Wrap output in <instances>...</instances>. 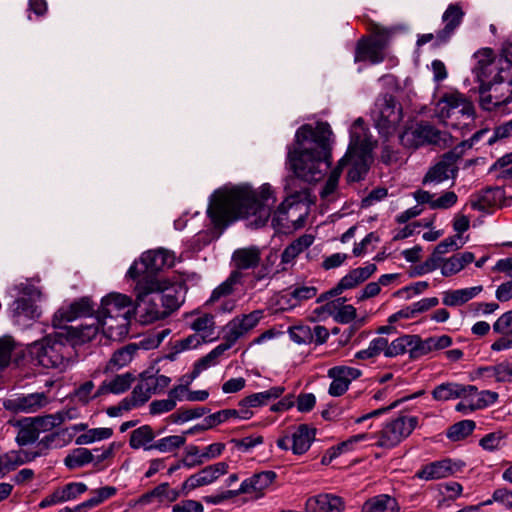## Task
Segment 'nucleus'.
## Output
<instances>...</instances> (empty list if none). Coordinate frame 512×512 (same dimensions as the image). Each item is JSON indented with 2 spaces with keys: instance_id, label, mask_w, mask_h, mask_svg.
<instances>
[{
  "instance_id": "1",
  "label": "nucleus",
  "mask_w": 512,
  "mask_h": 512,
  "mask_svg": "<svg viewBox=\"0 0 512 512\" xmlns=\"http://www.w3.org/2000/svg\"><path fill=\"white\" fill-rule=\"evenodd\" d=\"M274 203L270 185H262L259 191L248 185H240L216 191L207 212L216 225L252 217L250 224L258 228L264 226L270 218Z\"/></svg>"
},
{
  "instance_id": "2",
  "label": "nucleus",
  "mask_w": 512,
  "mask_h": 512,
  "mask_svg": "<svg viewBox=\"0 0 512 512\" xmlns=\"http://www.w3.org/2000/svg\"><path fill=\"white\" fill-rule=\"evenodd\" d=\"M332 130L328 123L315 127L304 124L295 134L293 147L288 148L287 161L296 177L318 182L331 166Z\"/></svg>"
},
{
  "instance_id": "3",
  "label": "nucleus",
  "mask_w": 512,
  "mask_h": 512,
  "mask_svg": "<svg viewBox=\"0 0 512 512\" xmlns=\"http://www.w3.org/2000/svg\"><path fill=\"white\" fill-rule=\"evenodd\" d=\"M31 359L44 368L65 371L73 362L75 349L63 329L27 346Z\"/></svg>"
},
{
  "instance_id": "4",
  "label": "nucleus",
  "mask_w": 512,
  "mask_h": 512,
  "mask_svg": "<svg viewBox=\"0 0 512 512\" xmlns=\"http://www.w3.org/2000/svg\"><path fill=\"white\" fill-rule=\"evenodd\" d=\"M174 264V253L160 248L143 253L139 261H135L131 265L127 275L136 281L134 291L140 297L147 291L161 290L157 272L164 268L173 267Z\"/></svg>"
},
{
  "instance_id": "5",
  "label": "nucleus",
  "mask_w": 512,
  "mask_h": 512,
  "mask_svg": "<svg viewBox=\"0 0 512 512\" xmlns=\"http://www.w3.org/2000/svg\"><path fill=\"white\" fill-rule=\"evenodd\" d=\"M374 142L364 127V122L358 118L350 129V143L346 154L345 166L350 164L347 179L350 182H357L363 178L368 171L369 163L372 159Z\"/></svg>"
},
{
  "instance_id": "6",
  "label": "nucleus",
  "mask_w": 512,
  "mask_h": 512,
  "mask_svg": "<svg viewBox=\"0 0 512 512\" xmlns=\"http://www.w3.org/2000/svg\"><path fill=\"white\" fill-rule=\"evenodd\" d=\"M493 77L487 85H480V105L491 111L512 100V69L508 73Z\"/></svg>"
},
{
  "instance_id": "7",
  "label": "nucleus",
  "mask_w": 512,
  "mask_h": 512,
  "mask_svg": "<svg viewBox=\"0 0 512 512\" xmlns=\"http://www.w3.org/2000/svg\"><path fill=\"white\" fill-rule=\"evenodd\" d=\"M476 64L473 68L476 80L480 85H487L488 81L512 69V62L505 57L496 59L490 48H484L474 54Z\"/></svg>"
},
{
  "instance_id": "8",
  "label": "nucleus",
  "mask_w": 512,
  "mask_h": 512,
  "mask_svg": "<svg viewBox=\"0 0 512 512\" xmlns=\"http://www.w3.org/2000/svg\"><path fill=\"white\" fill-rule=\"evenodd\" d=\"M417 423L414 416H399L386 422L377 434L376 445L386 449L397 446L412 433Z\"/></svg>"
},
{
  "instance_id": "9",
  "label": "nucleus",
  "mask_w": 512,
  "mask_h": 512,
  "mask_svg": "<svg viewBox=\"0 0 512 512\" xmlns=\"http://www.w3.org/2000/svg\"><path fill=\"white\" fill-rule=\"evenodd\" d=\"M402 107L391 95H385L378 100L374 121L379 133L388 137L396 132L402 121Z\"/></svg>"
},
{
  "instance_id": "10",
  "label": "nucleus",
  "mask_w": 512,
  "mask_h": 512,
  "mask_svg": "<svg viewBox=\"0 0 512 512\" xmlns=\"http://www.w3.org/2000/svg\"><path fill=\"white\" fill-rule=\"evenodd\" d=\"M263 310L234 317L223 327V342L231 348L235 343L254 329L263 318Z\"/></svg>"
},
{
  "instance_id": "11",
  "label": "nucleus",
  "mask_w": 512,
  "mask_h": 512,
  "mask_svg": "<svg viewBox=\"0 0 512 512\" xmlns=\"http://www.w3.org/2000/svg\"><path fill=\"white\" fill-rule=\"evenodd\" d=\"M459 158L460 156L454 151L445 153L438 162L428 169L422 184L437 186L448 179H455L458 173Z\"/></svg>"
},
{
  "instance_id": "12",
  "label": "nucleus",
  "mask_w": 512,
  "mask_h": 512,
  "mask_svg": "<svg viewBox=\"0 0 512 512\" xmlns=\"http://www.w3.org/2000/svg\"><path fill=\"white\" fill-rule=\"evenodd\" d=\"M410 136L413 137L415 146L433 144L446 147L451 142V136L446 131H440L428 123H420L411 132L406 131L401 140L406 142Z\"/></svg>"
},
{
  "instance_id": "13",
  "label": "nucleus",
  "mask_w": 512,
  "mask_h": 512,
  "mask_svg": "<svg viewBox=\"0 0 512 512\" xmlns=\"http://www.w3.org/2000/svg\"><path fill=\"white\" fill-rule=\"evenodd\" d=\"M441 117L458 118L459 115L472 121L474 117V106L462 94L458 92L448 93L439 101Z\"/></svg>"
},
{
  "instance_id": "14",
  "label": "nucleus",
  "mask_w": 512,
  "mask_h": 512,
  "mask_svg": "<svg viewBox=\"0 0 512 512\" xmlns=\"http://www.w3.org/2000/svg\"><path fill=\"white\" fill-rule=\"evenodd\" d=\"M316 430L306 424L299 425L291 436H284L277 440V446L282 450L291 449L296 455H302L308 451L315 439Z\"/></svg>"
},
{
  "instance_id": "15",
  "label": "nucleus",
  "mask_w": 512,
  "mask_h": 512,
  "mask_svg": "<svg viewBox=\"0 0 512 512\" xmlns=\"http://www.w3.org/2000/svg\"><path fill=\"white\" fill-rule=\"evenodd\" d=\"M134 308L132 300L121 293H110L102 298L99 317H133Z\"/></svg>"
},
{
  "instance_id": "16",
  "label": "nucleus",
  "mask_w": 512,
  "mask_h": 512,
  "mask_svg": "<svg viewBox=\"0 0 512 512\" xmlns=\"http://www.w3.org/2000/svg\"><path fill=\"white\" fill-rule=\"evenodd\" d=\"M362 372L350 366H334L327 372V376L332 379L328 393L333 397L342 396L349 388L353 380L358 379Z\"/></svg>"
},
{
  "instance_id": "17",
  "label": "nucleus",
  "mask_w": 512,
  "mask_h": 512,
  "mask_svg": "<svg viewBox=\"0 0 512 512\" xmlns=\"http://www.w3.org/2000/svg\"><path fill=\"white\" fill-rule=\"evenodd\" d=\"M156 291L157 290L147 291L140 297L138 293L135 292L139 317L143 324H150L166 318L165 308H163L162 303L158 300Z\"/></svg>"
},
{
  "instance_id": "18",
  "label": "nucleus",
  "mask_w": 512,
  "mask_h": 512,
  "mask_svg": "<svg viewBox=\"0 0 512 512\" xmlns=\"http://www.w3.org/2000/svg\"><path fill=\"white\" fill-rule=\"evenodd\" d=\"M94 312L93 305L89 298H81L73 303L62 306L53 317V325L56 328L66 327V323L80 317H87Z\"/></svg>"
},
{
  "instance_id": "19",
  "label": "nucleus",
  "mask_w": 512,
  "mask_h": 512,
  "mask_svg": "<svg viewBox=\"0 0 512 512\" xmlns=\"http://www.w3.org/2000/svg\"><path fill=\"white\" fill-rule=\"evenodd\" d=\"M463 466L464 464L461 462L443 459L422 466V468L416 472L415 476L425 481L439 480L460 472Z\"/></svg>"
},
{
  "instance_id": "20",
  "label": "nucleus",
  "mask_w": 512,
  "mask_h": 512,
  "mask_svg": "<svg viewBox=\"0 0 512 512\" xmlns=\"http://www.w3.org/2000/svg\"><path fill=\"white\" fill-rule=\"evenodd\" d=\"M227 472L228 464L226 462L209 465L188 477L182 485V490L187 493L198 487L209 485Z\"/></svg>"
},
{
  "instance_id": "21",
  "label": "nucleus",
  "mask_w": 512,
  "mask_h": 512,
  "mask_svg": "<svg viewBox=\"0 0 512 512\" xmlns=\"http://www.w3.org/2000/svg\"><path fill=\"white\" fill-rule=\"evenodd\" d=\"M299 208V204H295L289 199H286L274 212L271 219L272 226L277 230L301 227L304 223V219L301 215H298L296 219L294 218Z\"/></svg>"
},
{
  "instance_id": "22",
  "label": "nucleus",
  "mask_w": 512,
  "mask_h": 512,
  "mask_svg": "<svg viewBox=\"0 0 512 512\" xmlns=\"http://www.w3.org/2000/svg\"><path fill=\"white\" fill-rule=\"evenodd\" d=\"M464 11L459 4H450L442 15L444 28L436 32L437 46L446 44L462 23Z\"/></svg>"
},
{
  "instance_id": "23",
  "label": "nucleus",
  "mask_w": 512,
  "mask_h": 512,
  "mask_svg": "<svg viewBox=\"0 0 512 512\" xmlns=\"http://www.w3.org/2000/svg\"><path fill=\"white\" fill-rule=\"evenodd\" d=\"M276 477V473L270 470L256 473L245 479L239 489L234 492V495L253 494L256 498H259L273 484Z\"/></svg>"
},
{
  "instance_id": "24",
  "label": "nucleus",
  "mask_w": 512,
  "mask_h": 512,
  "mask_svg": "<svg viewBox=\"0 0 512 512\" xmlns=\"http://www.w3.org/2000/svg\"><path fill=\"white\" fill-rule=\"evenodd\" d=\"M376 270L377 266L373 263H369L364 267L355 268L342 277L336 287L327 292L326 295L337 296L344 290L352 289L367 280Z\"/></svg>"
},
{
  "instance_id": "25",
  "label": "nucleus",
  "mask_w": 512,
  "mask_h": 512,
  "mask_svg": "<svg viewBox=\"0 0 512 512\" xmlns=\"http://www.w3.org/2000/svg\"><path fill=\"white\" fill-rule=\"evenodd\" d=\"M476 392V386L447 382L436 386L432 391V397L436 401H448L457 398L468 399Z\"/></svg>"
},
{
  "instance_id": "26",
  "label": "nucleus",
  "mask_w": 512,
  "mask_h": 512,
  "mask_svg": "<svg viewBox=\"0 0 512 512\" xmlns=\"http://www.w3.org/2000/svg\"><path fill=\"white\" fill-rule=\"evenodd\" d=\"M405 353H408L411 359L420 358L418 335H402L387 343L386 357L393 358Z\"/></svg>"
},
{
  "instance_id": "27",
  "label": "nucleus",
  "mask_w": 512,
  "mask_h": 512,
  "mask_svg": "<svg viewBox=\"0 0 512 512\" xmlns=\"http://www.w3.org/2000/svg\"><path fill=\"white\" fill-rule=\"evenodd\" d=\"M101 330L105 337L113 341H121L129 333L132 317H103Z\"/></svg>"
},
{
  "instance_id": "28",
  "label": "nucleus",
  "mask_w": 512,
  "mask_h": 512,
  "mask_svg": "<svg viewBox=\"0 0 512 512\" xmlns=\"http://www.w3.org/2000/svg\"><path fill=\"white\" fill-rule=\"evenodd\" d=\"M343 509L342 498L333 494H319L306 502L307 512H342Z\"/></svg>"
},
{
  "instance_id": "29",
  "label": "nucleus",
  "mask_w": 512,
  "mask_h": 512,
  "mask_svg": "<svg viewBox=\"0 0 512 512\" xmlns=\"http://www.w3.org/2000/svg\"><path fill=\"white\" fill-rule=\"evenodd\" d=\"M100 327L101 319L98 316L97 318H90L89 322L81 324L79 327L66 326L61 329H63L66 336H69V339L74 344L75 341L82 343L91 341L98 334Z\"/></svg>"
},
{
  "instance_id": "30",
  "label": "nucleus",
  "mask_w": 512,
  "mask_h": 512,
  "mask_svg": "<svg viewBox=\"0 0 512 512\" xmlns=\"http://www.w3.org/2000/svg\"><path fill=\"white\" fill-rule=\"evenodd\" d=\"M384 60L382 43L372 42L370 39H361L358 41L354 61H369L371 64H378Z\"/></svg>"
},
{
  "instance_id": "31",
  "label": "nucleus",
  "mask_w": 512,
  "mask_h": 512,
  "mask_svg": "<svg viewBox=\"0 0 512 512\" xmlns=\"http://www.w3.org/2000/svg\"><path fill=\"white\" fill-rule=\"evenodd\" d=\"M73 433L68 428L59 429L44 436L37 444L38 451L34 454L38 456L44 454L47 450L62 448L72 441ZM30 456L33 453H28Z\"/></svg>"
},
{
  "instance_id": "32",
  "label": "nucleus",
  "mask_w": 512,
  "mask_h": 512,
  "mask_svg": "<svg viewBox=\"0 0 512 512\" xmlns=\"http://www.w3.org/2000/svg\"><path fill=\"white\" fill-rule=\"evenodd\" d=\"M482 291V285L456 290H447L442 293V303L450 307L461 306L475 298Z\"/></svg>"
},
{
  "instance_id": "33",
  "label": "nucleus",
  "mask_w": 512,
  "mask_h": 512,
  "mask_svg": "<svg viewBox=\"0 0 512 512\" xmlns=\"http://www.w3.org/2000/svg\"><path fill=\"white\" fill-rule=\"evenodd\" d=\"M11 313L14 321L24 325L25 321L38 318L40 312L31 299L18 298L11 304Z\"/></svg>"
},
{
  "instance_id": "34",
  "label": "nucleus",
  "mask_w": 512,
  "mask_h": 512,
  "mask_svg": "<svg viewBox=\"0 0 512 512\" xmlns=\"http://www.w3.org/2000/svg\"><path fill=\"white\" fill-rule=\"evenodd\" d=\"M400 506L397 500L388 495L380 494L373 496L366 500L363 505L361 512H399Z\"/></svg>"
},
{
  "instance_id": "35",
  "label": "nucleus",
  "mask_w": 512,
  "mask_h": 512,
  "mask_svg": "<svg viewBox=\"0 0 512 512\" xmlns=\"http://www.w3.org/2000/svg\"><path fill=\"white\" fill-rule=\"evenodd\" d=\"M12 408L17 412L33 413L43 408L47 403V397L44 393H32L14 399Z\"/></svg>"
},
{
  "instance_id": "36",
  "label": "nucleus",
  "mask_w": 512,
  "mask_h": 512,
  "mask_svg": "<svg viewBox=\"0 0 512 512\" xmlns=\"http://www.w3.org/2000/svg\"><path fill=\"white\" fill-rule=\"evenodd\" d=\"M474 259L475 256L472 252L458 253L449 258H443L441 274L445 277L455 275L463 270L465 266L473 262Z\"/></svg>"
},
{
  "instance_id": "37",
  "label": "nucleus",
  "mask_w": 512,
  "mask_h": 512,
  "mask_svg": "<svg viewBox=\"0 0 512 512\" xmlns=\"http://www.w3.org/2000/svg\"><path fill=\"white\" fill-rule=\"evenodd\" d=\"M260 250L252 246L237 249L232 256V260L237 269L246 270L256 267L260 262Z\"/></svg>"
},
{
  "instance_id": "38",
  "label": "nucleus",
  "mask_w": 512,
  "mask_h": 512,
  "mask_svg": "<svg viewBox=\"0 0 512 512\" xmlns=\"http://www.w3.org/2000/svg\"><path fill=\"white\" fill-rule=\"evenodd\" d=\"M230 348L222 342L214 349H212L207 355L200 358L195 362L193 371L191 372V380L197 378L200 373L207 370L208 368L215 366L219 362V358Z\"/></svg>"
},
{
  "instance_id": "39",
  "label": "nucleus",
  "mask_w": 512,
  "mask_h": 512,
  "mask_svg": "<svg viewBox=\"0 0 512 512\" xmlns=\"http://www.w3.org/2000/svg\"><path fill=\"white\" fill-rule=\"evenodd\" d=\"M38 454L29 455L25 451H9L0 455V476H4L16 467L32 461Z\"/></svg>"
},
{
  "instance_id": "40",
  "label": "nucleus",
  "mask_w": 512,
  "mask_h": 512,
  "mask_svg": "<svg viewBox=\"0 0 512 512\" xmlns=\"http://www.w3.org/2000/svg\"><path fill=\"white\" fill-rule=\"evenodd\" d=\"M285 391L283 386H274L266 391L251 394L239 402V406L259 407L267 404L270 400L279 398Z\"/></svg>"
},
{
  "instance_id": "41",
  "label": "nucleus",
  "mask_w": 512,
  "mask_h": 512,
  "mask_svg": "<svg viewBox=\"0 0 512 512\" xmlns=\"http://www.w3.org/2000/svg\"><path fill=\"white\" fill-rule=\"evenodd\" d=\"M345 298H338L326 305L327 310L333 314L337 323L348 324L356 318V309L353 305H345Z\"/></svg>"
},
{
  "instance_id": "42",
  "label": "nucleus",
  "mask_w": 512,
  "mask_h": 512,
  "mask_svg": "<svg viewBox=\"0 0 512 512\" xmlns=\"http://www.w3.org/2000/svg\"><path fill=\"white\" fill-rule=\"evenodd\" d=\"M314 240L315 237L312 234L301 235L284 249L281 255V262L283 264L292 263L300 253L313 244Z\"/></svg>"
},
{
  "instance_id": "43",
  "label": "nucleus",
  "mask_w": 512,
  "mask_h": 512,
  "mask_svg": "<svg viewBox=\"0 0 512 512\" xmlns=\"http://www.w3.org/2000/svg\"><path fill=\"white\" fill-rule=\"evenodd\" d=\"M191 328L199 333L204 341L211 342L217 339L215 334V320L214 316L211 314H202L195 318L191 323Z\"/></svg>"
},
{
  "instance_id": "44",
  "label": "nucleus",
  "mask_w": 512,
  "mask_h": 512,
  "mask_svg": "<svg viewBox=\"0 0 512 512\" xmlns=\"http://www.w3.org/2000/svg\"><path fill=\"white\" fill-rule=\"evenodd\" d=\"M346 158H341L337 164V166L331 171L324 187L320 192V196L323 200L331 202L336 199L337 187L339 178L341 176L342 170L345 166Z\"/></svg>"
},
{
  "instance_id": "45",
  "label": "nucleus",
  "mask_w": 512,
  "mask_h": 512,
  "mask_svg": "<svg viewBox=\"0 0 512 512\" xmlns=\"http://www.w3.org/2000/svg\"><path fill=\"white\" fill-rule=\"evenodd\" d=\"M317 294L314 286L298 285L292 287L281 299H287L288 308H293L305 300L312 299Z\"/></svg>"
},
{
  "instance_id": "46",
  "label": "nucleus",
  "mask_w": 512,
  "mask_h": 512,
  "mask_svg": "<svg viewBox=\"0 0 512 512\" xmlns=\"http://www.w3.org/2000/svg\"><path fill=\"white\" fill-rule=\"evenodd\" d=\"M154 438L155 434L152 428L149 425H143L131 432L129 445L133 449L152 450L153 448L149 447Z\"/></svg>"
},
{
  "instance_id": "47",
  "label": "nucleus",
  "mask_w": 512,
  "mask_h": 512,
  "mask_svg": "<svg viewBox=\"0 0 512 512\" xmlns=\"http://www.w3.org/2000/svg\"><path fill=\"white\" fill-rule=\"evenodd\" d=\"M158 300L162 303L165 308L166 317H168L173 311L177 310L184 301L181 291L175 288H168L163 291H156Z\"/></svg>"
},
{
  "instance_id": "48",
  "label": "nucleus",
  "mask_w": 512,
  "mask_h": 512,
  "mask_svg": "<svg viewBox=\"0 0 512 512\" xmlns=\"http://www.w3.org/2000/svg\"><path fill=\"white\" fill-rule=\"evenodd\" d=\"M137 350V344H128L125 347L115 351L109 360L106 369L115 370L126 366L132 361L133 356Z\"/></svg>"
},
{
  "instance_id": "49",
  "label": "nucleus",
  "mask_w": 512,
  "mask_h": 512,
  "mask_svg": "<svg viewBox=\"0 0 512 512\" xmlns=\"http://www.w3.org/2000/svg\"><path fill=\"white\" fill-rule=\"evenodd\" d=\"M419 354L420 357L435 351L449 347L452 344V338L448 335L433 336L426 339H421L418 336Z\"/></svg>"
},
{
  "instance_id": "50",
  "label": "nucleus",
  "mask_w": 512,
  "mask_h": 512,
  "mask_svg": "<svg viewBox=\"0 0 512 512\" xmlns=\"http://www.w3.org/2000/svg\"><path fill=\"white\" fill-rule=\"evenodd\" d=\"M179 497V492L175 489H171L168 483H162L155 487L150 492L142 495L140 502L142 504H148L152 502L153 498H157L160 502L162 501H175Z\"/></svg>"
},
{
  "instance_id": "51",
  "label": "nucleus",
  "mask_w": 512,
  "mask_h": 512,
  "mask_svg": "<svg viewBox=\"0 0 512 512\" xmlns=\"http://www.w3.org/2000/svg\"><path fill=\"white\" fill-rule=\"evenodd\" d=\"M133 381L134 376L131 373L120 374L110 381H104L100 390L103 391V393L110 392L114 394H121L130 388Z\"/></svg>"
},
{
  "instance_id": "52",
  "label": "nucleus",
  "mask_w": 512,
  "mask_h": 512,
  "mask_svg": "<svg viewBox=\"0 0 512 512\" xmlns=\"http://www.w3.org/2000/svg\"><path fill=\"white\" fill-rule=\"evenodd\" d=\"M116 492L117 489L113 486H105L96 489L92 492L93 496L91 498L76 506V510L83 511L98 506L105 500L114 496Z\"/></svg>"
},
{
  "instance_id": "53",
  "label": "nucleus",
  "mask_w": 512,
  "mask_h": 512,
  "mask_svg": "<svg viewBox=\"0 0 512 512\" xmlns=\"http://www.w3.org/2000/svg\"><path fill=\"white\" fill-rule=\"evenodd\" d=\"M93 459V452L86 448H77L65 457L64 463L69 469H76L91 463Z\"/></svg>"
},
{
  "instance_id": "54",
  "label": "nucleus",
  "mask_w": 512,
  "mask_h": 512,
  "mask_svg": "<svg viewBox=\"0 0 512 512\" xmlns=\"http://www.w3.org/2000/svg\"><path fill=\"white\" fill-rule=\"evenodd\" d=\"M113 430L107 427L88 429L85 433L76 438L77 445H87L96 441L108 439L112 436Z\"/></svg>"
},
{
  "instance_id": "55",
  "label": "nucleus",
  "mask_w": 512,
  "mask_h": 512,
  "mask_svg": "<svg viewBox=\"0 0 512 512\" xmlns=\"http://www.w3.org/2000/svg\"><path fill=\"white\" fill-rule=\"evenodd\" d=\"M30 419L34 423V427L37 428L39 434L52 431L63 423L62 415L57 413L37 416Z\"/></svg>"
},
{
  "instance_id": "56",
  "label": "nucleus",
  "mask_w": 512,
  "mask_h": 512,
  "mask_svg": "<svg viewBox=\"0 0 512 512\" xmlns=\"http://www.w3.org/2000/svg\"><path fill=\"white\" fill-rule=\"evenodd\" d=\"M469 410L474 411L485 408L494 404L498 399V393L490 390H483L476 392L472 397H469Z\"/></svg>"
},
{
  "instance_id": "57",
  "label": "nucleus",
  "mask_w": 512,
  "mask_h": 512,
  "mask_svg": "<svg viewBox=\"0 0 512 512\" xmlns=\"http://www.w3.org/2000/svg\"><path fill=\"white\" fill-rule=\"evenodd\" d=\"M186 442V437L183 435H171L164 438H161L150 445L149 448H153L162 453L172 452L181 446H183Z\"/></svg>"
},
{
  "instance_id": "58",
  "label": "nucleus",
  "mask_w": 512,
  "mask_h": 512,
  "mask_svg": "<svg viewBox=\"0 0 512 512\" xmlns=\"http://www.w3.org/2000/svg\"><path fill=\"white\" fill-rule=\"evenodd\" d=\"M473 420H462L453 424L447 431V437L452 441H459L469 436L475 429Z\"/></svg>"
},
{
  "instance_id": "59",
  "label": "nucleus",
  "mask_w": 512,
  "mask_h": 512,
  "mask_svg": "<svg viewBox=\"0 0 512 512\" xmlns=\"http://www.w3.org/2000/svg\"><path fill=\"white\" fill-rule=\"evenodd\" d=\"M39 435L37 428L34 427V423L29 419L27 423L21 425L16 436V442L20 446H25L34 443L38 439Z\"/></svg>"
},
{
  "instance_id": "60",
  "label": "nucleus",
  "mask_w": 512,
  "mask_h": 512,
  "mask_svg": "<svg viewBox=\"0 0 512 512\" xmlns=\"http://www.w3.org/2000/svg\"><path fill=\"white\" fill-rule=\"evenodd\" d=\"M209 410L205 407H195L191 409H181L169 416V420L173 423H184L193 419H197L205 415Z\"/></svg>"
},
{
  "instance_id": "61",
  "label": "nucleus",
  "mask_w": 512,
  "mask_h": 512,
  "mask_svg": "<svg viewBox=\"0 0 512 512\" xmlns=\"http://www.w3.org/2000/svg\"><path fill=\"white\" fill-rule=\"evenodd\" d=\"M290 339L297 344H310L314 341L312 328L308 325H298L289 328Z\"/></svg>"
},
{
  "instance_id": "62",
  "label": "nucleus",
  "mask_w": 512,
  "mask_h": 512,
  "mask_svg": "<svg viewBox=\"0 0 512 512\" xmlns=\"http://www.w3.org/2000/svg\"><path fill=\"white\" fill-rule=\"evenodd\" d=\"M238 276L239 275L237 272L232 273L226 281L221 283L218 287H216L213 290L209 301L215 302V301L219 300L221 297L230 295L233 291V287H234L235 283L238 280Z\"/></svg>"
},
{
  "instance_id": "63",
  "label": "nucleus",
  "mask_w": 512,
  "mask_h": 512,
  "mask_svg": "<svg viewBox=\"0 0 512 512\" xmlns=\"http://www.w3.org/2000/svg\"><path fill=\"white\" fill-rule=\"evenodd\" d=\"M102 393L103 391H101L100 388L98 391L94 392V383L92 381H86L76 389L74 397L82 404H87L90 400Z\"/></svg>"
},
{
  "instance_id": "64",
  "label": "nucleus",
  "mask_w": 512,
  "mask_h": 512,
  "mask_svg": "<svg viewBox=\"0 0 512 512\" xmlns=\"http://www.w3.org/2000/svg\"><path fill=\"white\" fill-rule=\"evenodd\" d=\"M153 394L149 382L146 379L142 380L138 385H136L132 391V401L133 405L137 406L145 403L150 396Z\"/></svg>"
}]
</instances>
